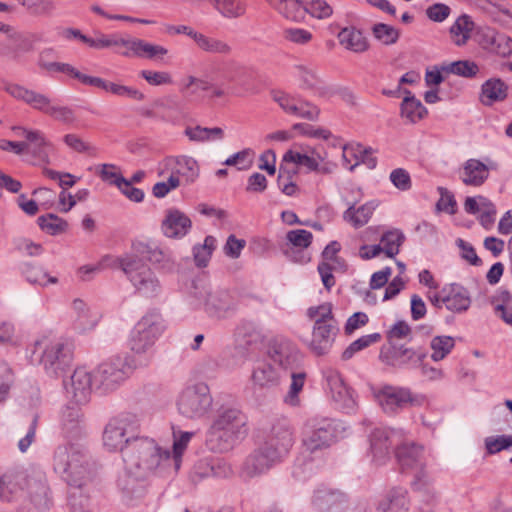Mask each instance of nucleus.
I'll use <instances>...</instances> for the list:
<instances>
[{
    "mask_svg": "<svg viewBox=\"0 0 512 512\" xmlns=\"http://www.w3.org/2000/svg\"><path fill=\"white\" fill-rule=\"evenodd\" d=\"M125 477L119 480V486L127 493H140L144 486L139 483L152 475H174L165 449L153 439L136 437L124 450Z\"/></svg>",
    "mask_w": 512,
    "mask_h": 512,
    "instance_id": "1",
    "label": "nucleus"
},
{
    "mask_svg": "<svg viewBox=\"0 0 512 512\" xmlns=\"http://www.w3.org/2000/svg\"><path fill=\"white\" fill-rule=\"evenodd\" d=\"M247 432L246 417L237 408L218 409L207 432L206 442L216 452H226Z\"/></svg>",
    "mask_w": 512,
    "mask_h": 512,
    "instance_id": "2",
    "label": "nucleus"
},
{
    "mask_svg": "<svg viewBox=\"0 0 512 512\" xmlns=\"http://www.w3.org/2000/svg\"><path fill=\"white\" fill-rule=\"evenodd\" d=\"M199 164L191 156H169L159 162L157 174L166 180L157 182L152 187V193L156 198H164L171 191L181 185H189L199 177Z\"/></svg>",
    "mask_w": 512,
    "mask_h": 512,
    "instance_id": "3",
    "label": "nucleus"
},
{
    "mask_svg": "<svg viewBox=\"0 0 512 512\" xmlns=\"http://www.w3.org/2000/svg\"><path fill=\"white\" fill-rule=\"evenodd\" d=\"M7 480L13 485L12 495L20 493L37 510L44 511L51 506V489L42 469L34 466L15 469V474Z\"/></svg>",
    "mask_w": 512,
    "mask_h": 512,
    "instance_id": "4",
    "label": "nucleus"
},
{
    "mask_svg": "<svg viewBox=\"0 0 512 512\" xmlns=\"http://www.w3.org/2000/svg\"><path fill=\"white\" fill-rule=\"evenodd\" d=\"M53 468L67 484L78 488L92 476L88 455L78 444L59 446L54 453Z\"/></svg>",
    "mask_w": 512,
    "mask_h": 512,
    "instance_id": "5",
    "label": "nucleus"
},
{
    "mask_svg": "<svg viewBox=\"0 0 512 512\" xmlns=\"http://www.w3.org/2000/svg\"><path fill=\"white\" fill-rule=\"evenodd\" d=\"M110 268L121 269L141 296L152 298L161 293L162 287L151 268L135 252L112 259Z\"/></svg>",
    "mask_w": 512,
    "mask_h": 512,
    "instance_id": "6",
    "label": "nucleus"
},
{
    "mask_svg": "<svg viewBox=\"0 0 512 512\" xmlns=\"http://www.w3.org/2000/svg\"><path fill=\"white\" fill-rule=\"evenodd\" d=\"M33 355L47 374L59 376L72 362L70 343L51 333L41 335L34 343Z\"/></svg>",
    "mask_w": 512,
    "mask_h": 512,
    "instance_id": "7",
    "label": "nucleus"
},
{
    "mask_svg": "<svg viewBox=\"0 0 512 512\" xmlns=\"http://www.w3.org/2000/svg\"><path fill=\"white\" fill-rule=\"evenodd\" d=\"M307 317L314 321L309 349L321 356L331 349L339 332L338 323L333 315V305L325 302L307 309Z\"/></svg>",
    "mask_w": 512,
    "mask_h": 512,
    "instance_id": "8",
    "label": "nucleus"
},
{
    "mask_svg": "<svg viewBox=\"0 0 512 512\" xmlns=\"http://www.w3.org/2000/svg\"><path fill=\"white\" fill-rule=\"evenodd\" d=\"M2 89L14 99L52 117L56 121L71 124L76 120L73 109L68 106L54 104L46 94L7 80L2 81Z\"/></svg>",
    "mask_w": 512,
    "mask_h": 512,
    "instance_id": "9",
    "label": "nucleus"
},
{
    "mask_svg": "<svg viewBox=\"0 0 512 512\" xmlns=\"http://www.w3.org/2000/svg\"><path fill=\"white\" fill-rule=\"evenodd\" d=\"M178 412L188 419H201L212 409L213 397L205 382L186 385L176 401Z\"/></svg>",
    "mask_w": 512,
    "mask_h": 512,
    "instance_id": "10",
    "label": "nucleus"
},
{
    "mask_svg": "<svg viewBox=\"0 0 512 512\" xmlns=\"http://www.w3.org/2000/svg\"><path fill=\"white\" fill-rule=\"evenodd\" d=\"M165 329L162 315L156 311H148L135 324L130 332L128 346L136 354L148 352Z\"/></svg>",
    "mask_w": 512,
    "mask_h": 512,
    "instance_id": "11",
    "label": "nucleus"
},
{
    "mask_svg": "<svg viewBox=\"0 0 512 512\" xmlns=\"http://www.w3.org/2000/svg\"><path fill=\"white\" fill-rule=\"evenodd\" d=\"M337 423L326 417L308 419L303 428L302 445L310 453L323 451L336 443L338 438Z\"/></svg>",
    "mask_w": 512,
    "mask_h": 512,
    "instance_id": "12",
    "label": "nucleus"
},
{
    "mask_svg": "<svg viewBox=\"0 0 512 512\" xmlns=\"http://www.w3.org/2000/svg\"><path fill=\"white\" fill-rule=\"evenodd\" d=\"M139 428V419L132 413H121L111 418L103 431V445L109 451H122L135 437L131 435Z\"/></svg>",
    "mask_w": 512,
    "mask_h": 512,
    "instance_id": "13",
    "label": "nucleus"
},
{
    "mask_svg": "<svg viewBox=\"0 0 512 512\" xmlns=\"http://www.w3.org/2000/svg\"><path fill=\"white\" fill-rule=\"evenodd\" d=\"M373 396L382 411L389 415H396L409 407H420L426 403L423 395H414L407 388L384 385L373 389Z\"/></svg>",
    "mask_w": 512,
    "mask_h": 512,
    "instance_id": "14",
    "label": "nucleus"
},
{
    "mask_svg": "<svg viewBox=\"0 0 512 512\" xmlns=\"http://www.w3.org/2000/svg\"><path fill=\"white\" fill-rule=\"evenodd\" d=\"M395 456L403 472L414 474L415 481L412 485L420 489L427 482L423 447L414 442L403 441L396 446Z\"/></svg>",
    "mask_w": 512,
    "mask_h": 512,
    "instance_id": "15",
    "label": "nucleus"
},
{
    "mask_svg": "<svg viewBox=\"0 0 512 512\" xmlns=\"http://www.w3.org/2000/svg\"><path fill=\"white\" fill-rule=\"evenodd\" d=\"M194 290V297L210 316L223 318L235 308V301L227 290L201 282L194 284Z\"/></svg>",
    "mask_w": 512,
    "mask_h": 512,
    "instance_id": "16",
    "label": "nucleus"
},
{
    "mask_svg": "<svg viewBox=\"0 0 512 512\" xmlns=\"http://www.w3.org/2000/svg\"><path fill=\"white\" fill-rule=\"evenodd\" d=\"M127 371L128 366L123 358H111L101 363L95 370V385L103 391L113 390L127 378Z\"/></svg>",
    "mask_w": 512,
    "mask_h": 512,
    "instance_id": "17",
    "label": "nucleus"
},
{
    "mask_svg": "<svg viewBox=\"0 0 512 512\" xmlns=\"http://www.w3.org/2000/svg\"><path fill=\"white\" fill-rule=\"evenodd\" d=\"M93 385L94 374L86 367L76 368L70 379L64 382L67 397L76 405H83L89 401Z\"/></svg>",
    "mask_w": 512,
    "mask_h": 512,
    "instance_id": "18",
    "label": "nucleus"
},
{
    "mask_svg": "<svg viewBox=\"0 0 512 512\" xmlns=\"http://www.w3.org/2000/svg\"><path fill=\"white\" fill-rule=\"evenodd\" d=\"M402 437V430L375 428L370 435L372 461L377 465L386 463L389 459L391 446L395 445Z\"/></svg>",
    "mask_w": 512,
    "mask_h": 512,
    "instance_id": "19",
    "label": "nucleus"
},
{
    "mask_svg": "<svg viewBox=\"0 0 512 512\" xmlns=\"http://www.w3.org/2000/svg\"><path fill=\"white\" fill-rule=\"evenodd\" d=\"M294 444V432L290 421L287 418L276 419L271 426L264 445L282 458L286 456Z\"/></svg>",
    "mask_w": 512,
    "mask_h": 512,
    "instance_id": "20",
    "label": "nucleus"
},
{
    "mask_svg": "<svg viewBox=\"0 0 512 512\" xmlns=\"http://www.w3.org/2000/svg\"><path fill=\"white\" fill-rule=\"evenodd\" d=\"M283 458L271 449H266V445L250 454L242 466V475L245 478H254L262 475L279 463Z\"/></svg>",
    "mask_w": 512,
    "mask_h": 512,
    "instance_id": "21",
    "label": "nucleus"
},
{
    "mask_svg": "<svg viewBox=\"0 0 512 512\" xmlns=\"http://www.w3.org/2000/svg\"><path fill=\"white\" fill-rule=\"evenodd\" d=\"M270 360L278 365V369L284 374L286 371H295L301 355L297 348L289 341L280 340L271 344L269 351Z\"/></svg>",
    "mask_w": 512,
    "mask_h": 512,
    "instance_id": "22",
    "label": "nucleus"
},
{
    "mask_svg": "<svg viewBox=\"0 0 512 512\" xmlns=\"http://www.w3.org/2000/svg\"><path fill=\"white\" fill-rule=\"evenodd\" d=\"M284 374L270 362H258L251 373L254 390H269L281 384Z\"/></svg>",
    "mask_w": 512,
    "mask_h": 512,
    "instance_id": "23",
    "label": "nucleus"
},
{
    "mask_svg": "<svg viewBox=\"0 0 512 512\" xmlns=\"http://www.w3.org/2000/svg\"><path fill=\"white\" fill-rule=\"evenodd\" d=\"M331 398L343 409H352L354 399L350 389L345 385L340 373L332 368L324 371Z\"/></svg>",
    "mask_w": 512,
    "mask_h": 512,
    "instance_id": "24",
    "label": "nucleus"
},
{
    "mask_svg": "<svg viewBox=\"0 0 512 512\" xmlns=\"http://www.w3.org/2000/svg\"><path fill=\"white\" fill-rule=\"evenodd\" d=\"M313 505L320 512H344L347 498L341 491L321 487L314 493Z\"/></svg>",
    "mask_w": 512,
    "mask_h": 512,
    "instance_id": "25",
    "label": "nucleus"
},
{
    "mask_svg": "<svg viewBox=\"0 0 512 512\" xmlns=\"http://www.w3.org/2000/svg\"><path fill=\"white\" fill-rule=\"evenodd\" d=\"M464 210L468 214L478 215V219L485 229H490L495 222L496 207L484 196L467 197L464 202Z\"/></svg>",
    "mask_w": 512,
    "mask_h": 512,
    "instance_id": "26",
    "label": "nucleus"
},
{
    "mask_svg": "<svg viewBox=\"0 0 512 512\" xmlns=\"http://www.w3.org/2000/svg\"><path fill=\"white\" fill-rule=\"evenodd\" d=\"M192 222L190 218L178 209L167 210L162 220L161 230L168 238H182L191 229Z\"/></svg>",
    "mask_w": 512,
    "mask_h": 512,
    "instance_id": "27",
    "label": "nucleus"
},
{
    "mask_svg": "<svg viewBox=\"0 0 512 512\" xmlns=\"http://www.w3.org/2000/svg\"><path fill=\"white\" fill-rule=\"evenodd\" d=\"M490 167L478 159L466 160L459 169V178L466 186L480 187L488 179Z\"/></svg>",
    "mask_w": 512,
    "mask_h": 512,
    "instance_id": "28",
    "label": "nucleus"
},
{
    "mask_svg": "<svg viewBox=\"0 0 512 512\" xmlns=\"http://www.w3.org/2000/svg\"><path fill=\"white\" fill-rule=\"evenodd\" d=\"M17 130L27 140L25 142L27 145L26 150L32 153L38 160L48 162L52 145L46 140L44 134L37 130H27L22 127H18Z\"/></svg>",
    "mask_w": 512,
    "mask_h": 512,
    "instance_id": "29",
    "label": "nucleus"
},
{
    "mask_svg": "<svg viewBox=\"0 0 512 512\" xmlns=\"http://www.w3.org/2000/svg\"><path fill=\"white\" fill-rule=\"evenodd\" d=\"M444 305L453 313H462L469 309L471 297L469 291L461 285L450 284L444 287Z\"/></svg>",
    "mask_w": 512,
    "mask_h": 512,
    "instance_id": "30",
    "label": "nucleus"
},
{
    "mask_svg": "<svg viewBox=\"0 0 512 512\" xmlns=\"http://www.w3.org/2000/svg\"><path fill=\"white\" fill-rule=\"evenodd\" d=\"M508 85L500 78H490L481 85L479 101L490 107L497 102H503L508 96Z\"/></svg>",
    "mask_w": 512,
    "mask_h": 512,
    "instance_id": "31",
    "label": "nucleus"
},
{
    "mask_svg": "<svg viewBox=\"0 0 512 512\" xmlns=\"http://www.w3.org/2000/svg\"><path fill=\"white\" fill-rule=\"evenodd\" d=\"M54 58H56V51L53 48H45L39 53L37 64L39 68L46 72H61L78 79L81 73L79 70L68 63L56 62Z\"/></svg>",
    "mask_w": 512,
    "mask_h": 512,
    "instance_id": "32",
    "label": "nucleus"
},
{
    "mask_svg": "<svg viewBox=\"0 0 512 512\" xmlns=\"http://www.w3.org/2000/svg\"><path fill=\"white\" fill-rule=\"evenodd\" d=\"M403 92L405 96L400 105V116L408 123L415 124L422 120L427 115L428 111L411 91L404 90Z\"/></svg>",
    "mask_w": 512,
    "mask_h": 512,
    "instance_id": "33",
    "label": "nucleus"
},
{
    "mask_svg": "<svg viewBox=\"0 0 512 512\" xmlns=\"http://www.w3.org/2000/svg\"><path fill=\"white\" fill-rule=\"evenodd\" d=\"M408 491L403 487H394L379 503L377 512H408Z\"/></svg>",
    "mask_w": 512,
    "mask_h": 512,
    "instance_id": "34",
    "label": "nucleus"
},
{
    "mask_svg": "<svg viewBox=\"0 0 512 512\" xmlns=\"http://www.w3.org/2000/svg\"><path fill=\"white\" fill-rule=\"evenodd\" d=\"M193 436L194 432H173L172 452L167 449H165V451L169 459L168 461L172 466V471H174L175 474H177L181 468L183 455Z\"/></svg>",
    "mask_w": 512,
    "mask_h": 512,
    "instance_id": "35",
    "label": "nucleus"
},
{
    "mask_svg": "<svg viewBox=\"0 0 512 512\" xmlns=\"http://www.w3.org/2000/svg\"><path fill=\"white\" fill-rule=\"evenodd\" d=\"M72 310L75 314L74 324L81 331L92 329L99 320L98 313L93 311L82 299H75L72 302Z\"/></svg>",
    "mask_w": 512,
    "mask_h": 512,
    "instance_id": "36",
    "label": "nucleus"
},
{
    "mask_svg": "<svg viewBox=\"0 0 512 512\" xmlns=\"http://www.w3.org/2000/svg\"><path fill=\"white\" fill-rule=\"evenodd\" d=\"M6 35V42L0 44V49L6 47L8 52L17 55L20 52H27L31 49L28 37L14 27L5 24L2 31Z\"/></svg>",
    "mask_w": 512,
    "mask_h": 512,
    "instance_id": "37",
    "label": "nucleus"
},
{
    "mask_svg": "<svg viewBox=\"0 0 512 512\" xmlns=\"http://www.w3.org/2000/svg\"><path fill=\"white\" fill-rule=\"evenodd\" d=\"M339 43L347 50L362 53L368 49V42L362 32L354 27H345L338 33Z\"/></svg>",
    "mask_w": 512,
    "mask_h": 512,
    "instance_id": "38",
    "label": "nucleus"
},
{
    "mask_svg": "<svg viewBox=\"0 0 512 512\" xmlns=\"http://www.w3.org/2000/svg\"><path fill=\"white\" fill-rule=\"evenodd\" d=\"M193 35V41L196 46L205 53L229 55L232 52V47L219 38L211 37L198 31Z\"/></svg>",
    "mask_w": 512,
    "mask_h": 512,
    "instance_id": "39",
    "label": "nucleus"
},
{
    "mask_svg": "<svg viewBox=\"0 0 512 512\" xmlns=\"http://www.w3.org/2000/svg\"><path fill=\"white\" fill-rule=\"evenodd\" d=\"M291 383L285 395L283 396V402L289 407L297 408L301 405L300 394L303 391L307 374L304 371H292Z\"/></svg>",
    "mask_w": 512,
    "mask_h": 512,
    "instance_id": "40",
    "label": "nucleus"
},
{
    "mask_svg": "<svg viewBox=\"0 0 512 512\" xmlns=\"http://www.w3.org/2000/svg\"><path fill=\"white\" fill-rule=\"evenodd\" d=\"M475 24L467 14L459 16L450 27L452 41L457 46H463L470 39Z\"/></svg>",
    "mask_w": 512,
    "mask_h": 512,
    "instance_id": "41",
    "label": "nucleus"
},
{
    "mask_svg": "<svg viewBox=\"0 0 512 512\" xmlns=\"http://www.w3.org/2000/svg\"><path fill=\"white\" fill-rule=\"evenodd\" d=\"M377 205L371 201L355 208L354 205L350 206L343 214L345 221L350 223L355 228H360L368 223Z\"/></svg>",
    "mask_w": 512,
    "mask_h": 512,
    "instance_id": "42",
    "label": "nucleus"
},
{
    "mask_svg": "<svg viewBox=\"0 0 512 512\" xmlns=\"http://www.w3.org/2000/svg\"><path fill=\"white\" fill-rule=\"evenodd\" d=\"M323 160L324 158L314 149L310 154L289 150L283 156V161L305 166L309 171H319L320 162Z\"/></svg>",
    "mask_w": 512,
    "mask_h": 512,
    "instance_id": "43",
    "label": "nucleus"
},
{
    "mask_svg": "<svg viewBox=\"0 0 512 512\" xmlns=\"http://www.w3.org/2000/svg\"><path fill=\"white\" fill-rule=\"evenodd\" d=\"M184 134L193 142H209L221 140L224 137V131L220 127L207 128L199 125L195 127H186Z\"/></svg>",
    "mask_w": 512,
    "mask_h": 512,
    "instance_id": "44",
    "label": "nucleus"
},
{
    "mask_svg": "<svg viewBox=\"0 0 512 512\" xmlns=\"http://www.w3.org/2000/svg\"><path fill=\"white\" fill-rule=\"evenodd\" d=\"M275 9L285 18L292 21H302L306 16L305 2L300 0H276Z\"/></svg>",
    "mask_w": 512,
    "mask_h": 512,
    "instance_id": "45",
    "label": "nucleus"
},
{
    "mask_svg": "<svg viewBox=\"0 0 512 512\" xmlns=\"http://www.w3.org/2000/svg\"><path fill=\"white\" fill-rule=\"evenodd\" d=\"M136 251L142 255H145V257L150 262L161 264L163 267H168L173 262L172 253L158 247L139 244V246L136 248Z\"/></svg>",
    "mask_w": 512,
    "mask_h": 512,
    "instance_id": "46",
    "label": "nucleus"
},
{
    "mask_svg": "<svg viewBox=\"0 0 512 512\" xmlns=\"http://www.w3.org/2000/svg\"><path fill=\"white\" fill-rule=\"evenodd\" d=\"M382 251L389 258H394L404 241V235L399 230H391L381 236Z\"/></svg>",
    "mask_w": 512,
    "mask_h": 512,
    "instance_id": "47",
    "label": "nucleus"
},
{
    "mask_svg": "<svg viewBox=\"0 0 512 512\" xmlns=\"http://www.w3.org/2000/svg\"><path fill=\"white\" fill-rule=\"evenodd\" d=\"M455 341L450 336H435L432 338L430 347L432 350L431 359L433 361L443 360L454 348Z\"/></svg>",
    "mask_w": 512,
    "mask_h": 512,
    "instance_id": "48",
    "label": "nucleus"
},
{
    "mask_svg": "<svg viewBox=\"0 0 512 512\" xmlns=\"http://www.w3.org/2000/svg\"><path fill=\"white\" fill-rule=\"evenodd\" d=\"M216 246V239L213 236H206L202 245L193 247V257L197 267H206Z\"/></svg>",
    "mask_w": 512,
    "mask_h": 512,
    "instance_id": "49",
    "label": "nucleus"
},
{
    "mask_svg": "<svg viewBox=\"0 0 512 512\" xmlns=\"http://www.w3.org/2000/svg\"><path fill=\"white\" fill-rule=\"evenodd\" d=\"M365 153V148L358 143L343 146L342 161L343 166L353 171L355 167L361 164V157Z\"/></svg>",
    "mask_w": 512,
    "mask_h": 512,
    "instance_id": "50",
    "label": "nucleus"
},
{
    "mask_svg": "<svg viewBox=\"0 0 512 512\" xmlns=\"http://www.w3.org/2000/svg\"><path fill=\"white\" fill-rule=\"evenodd\" d=\"M24 275L28 282L43 287L48 284L58 283V278L50 276L42 267L27 265L24 270Z\"/></svg>",
    "mask_w": 512,
    "mask_h": 512,
    "instance_id": "51",
    "label": "nucleus"
},
{
    "mask_svg": "<svg viewBox=\"0 0 512 512\" xmlns=\"http://www.w3.org/2000/svg\"><path fill=\"white\" fill-rule=\"evenodd\" d=\"M78 80L84 85H89V86L99 88V89H101L109 94H112L114 96L118 95V91H119L118 89H119L120 82L109 81L104 78L90 76V75L84 74L82 72L78 76Z\"/></svg>",
    "mask_w": 512,
    "mask_h": 512,
    "instance_id": "52",
    "label": "nucleus"
},
{
    "mask_svg": "<svg viewBox=\"0 0 512 512\" xmlns=\"http://www.w3.org/2000/svg\"><path fill=\"white\" fill-rule=\"evenodd\" d=\"M442 69L446 73H452L463 77H473L479 72L478 65L469 60L455 61L447 65H443Z\"/></svg>",
    "mask_w": 512,
    "mask_h": 512,
    "instance_id": "53",
    "label": "nucleus"
},
{
    "mask_svg": "<svg viewBox=\"0 0 512 512\" xmlns=\"http://www.w3.org/2000/svg\"><path fill=\"white\" fill-rule=\"evenodd\" d=\"M372 33L374 37L384 45L395 44L400 37L398 29L384 23L375 24L372 27Z\"/></svg>",
    "mask_w": 512,
    "mask_h": 512,
    "instance_id": "54",
    "label": "nucleus"
},
{
    "mask_svg": "<svg viewBox=\"0 0 512 512\" xmlns=\"http://www.w3.org/2000/svg\"><path fill=\"white\" fill-rule=\"evenodd\" d=\"M319 113L320 111L317 106L299 97L297 104H294L288 114L309 121H315L318 119Z\"/></svg>",
    "mask_w": 512,
    "mask_h": 512,
    "instance_id": "55",
    "label": "nucleus"
},
{
    "mask_svg": "<svg viewBox=\"0 0 512 512\" xmlns=\"http://www.w3.org/2000/svg\"><path fill=\"white\" fill-rule=\"evenodd\" d=\"M296 75L301 82V86L305 89H316L322 84L321 78L317 71L312 67L299 65L296 68Z\"/></svg>",
    "mask_w": 512,
    "mask_h": 512,
    "instance_id": "56",
    "label": "nucleus"
},
{
    "mask_svg": "<svg viewBox=\"0 0 512 512\" xmlns=\"http://www.w3.org/2000/svg\"><path fill=\"white\" fill-rule=\"evenodd\" d=\"M37 221L40 228L50 235L59 234L67 227V223L54 214L40 216Z\"/></svg>",
    "mask_w": 512,
    "mask_h": 512,
    "instance_id": "57",
    "label": "nucleus"
},
{
    "mask_svg": "<svg viewBox=\"0 0 512 512\" xmlns=\"http://www.w3.org/2000/svg\"><path fill=\"white\" fill-rule=\"evenodd\" d=\"M216 9L226 17H238L244 14L245 6L241 0H210Z\"/></svg>",
    "mask_w": 512,
    "mask_h": 512,
    "instance_id": "58",
    "label": "nucleus"
},
{
    "mask_svg": "<svg viewBox=\"0 0 512 512\" xmlns=\"http://www.w3.org/2000/svg\"><path fill=\"white\" fill-rule=\"evenodd\" d=\"M115 44L113 48H123L120 53L125 57H139L140 58V50H141V42L142 39L138 38H122L118 35H115Z\"/></svg>",
    "mask_w": 512,
    "mask_h": 512,
    "instance_id": "59",
    "label": "nucleus"
},
{
    "mask_svg": "<svg viewBox=\"0 0 512 512\" xmlns=\"http://www.w3.org/2000/svg\"><path fill=\"white\" fill-rule=\"evenodd\" d=\"M381 336L379 333H373L369 335H364L357 340L353 341L342 353V359L348 360L353 357V355L361 351L362 349L370 346L373 343H376L380 340Z\"/></svg>",
    "mask_w": 512,
    "mask_h": 512,
    "instance_id": "60",
    "label": "nucleus"
},
{
    "mask_svg": "<svg viewBox=\"0 0 512 512\" xmlns=\"http://www.w3.org/2000/svg\"><path fill=\"white\" fill-rule=\"evenodd\" d=\"M487 454L493 455L512 447V435L489 436L484 440Z\"/></svg>",
    "mask_w": 512,
    "mask_h": 512,
    "instance_id": "61",
    "label": "nucleus"
},
{
    "mask_svg": "<svg viewBox=\"0 0 512 512\" xmlns=\"http://www.w3.org/2000/svg\"><path fill=\"white\" fill-rule=\"evenodd\" d=\"M491 51L502 57L512 54V39L504 33H495L491 37Z\"/></svg>",
    "mask_w": 512,
    "mask_h": 512,
    "instance_id": "62",
    "label": "nucleus"
},
{
    "mask_svg": "<svg viewBox=\"0 0 512 512\" xmlns=\"http://www.w3.org/2000/svg\"><path fill=\"white\" fill-rule=\"evenodd\" d=\"M306 13L318 19H325L332 15L333 9L325 0H305Z\"/></svg>",
    "mask_w": 512,
    "mask_h": 512,
    "instance_id": "63",
    "label": "nucleus"
},
{
    "mask_svg": "<svg viewBox=\"0 0 512 512\" xmlns=\"http://www.w3.org/2000/svg\"><path fill=\"white\" fill-rule=\"evenodd\" d=\"M82 413L78 409L68 407L64 414V427L68 433H71L73 436L80 435L81 433V420Z\"/></svg>",
    "mask_w": 512,
    "mask_h": 512,
    "instance_id": "64",
    "label": "nucleus"
}]
</instances>
